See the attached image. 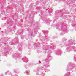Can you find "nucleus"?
<instances>
[{
	"mask_svg": "<svg viewBox=\"0 0 76 76\" xmlns=\"http://www.w3.org/2000/svg\"><path fill=\"white\" fill-rule=\"evenodd\" d=\"M76 50V47H75V46L71 47L68 46V47L66 48V51L67 52H69L70 51H73V50Z\"/></svg>",
	"mask_w": 76,
	"mask_h": 76,
	"instance_id": "1",
	"label": "nucleus"
},
{
	"mask_svg": "<svg viewBox=\"0 0 76 76\" xmlns=\"http://www.w3.org/2000/svg\"><path fill=\"white\" fill-rule=\"evenodd\" d=\"M22 60L23 62H25V63H28V59L26 57H23L22 58Z\"/></svg>",
	"mask_w": 76,
	"mask_h": 76,
	"instance_id": "2",
	"label": "nucleus"
},
{
	"mask_svg": "<svg viewBox=\"0 0 76 76\" xmlns=\"http://www.w3.org/2000/svg\"><path fill=\"white\" fill-rule=\"evenodd\" d=\"M51 58V56L50 55H48L47 56V58L45 60V61H50V60Z\"/></svg>",
	"mask_w": 76,
	"mask_h": 76,
	"instance_id": "3",
	"label": "nucleus"
},
{
	"mask_svg": "<svg viewBox=\"0 0 76 76\" xmlns=\"http://www.w3.org/2000/svg\"><path fill=\"white\" fill-rule=\"evenodd\" d=\"M18 50L19 51H21L22 50V49L21 47H22V45H19L17 46Z\"/></svg>",
	"mask_w": 76,
	"mask_h": 76,
	"instance_id": "4",
	"label": "nucleus"
},
{
	"mask_svg": "<svg viewBox=\"0 0 76 76\" xmlns=\"http://www.w3.org/2000/svg\"><path fill=\"white\" fill-rule=\"evenodd\" d=\"M42 31L44 33H45V34H47V32H48L47 31H45L44 30H42Z\"/></svg>",
	"mask_w": 76,
	"mask_h": 76,
	"instance_id": "5",
	"label": "nucleus"
},
{
	"mask_svg": "<svg viewBox=\"0 0 76 76\" xmlns=\"http://www.w3.org/2000/svg\"><path fill=\"white\" fill-rule=\"evenodd\" d=\"M20 54H18H18H17V55H16V57H14V58H16V57H18V56H20Z\"/></svg>",
	"mask_w": 76,
	"mask_h": 76,
	"instance_id": "6",
	"label": "nucleus"
},
{
	"mask_svg": "<svg viewBox=\"0 0 76 76\" xmlns=\"http://www.w3.org/2000/svg\"><path fill=\"white\" fill-rule=\"evenodd\" d=\"M42 68H43V67H42V68L40 67L38 68V70H42Z\"/></svg>",
	"mask_w": 76,
	"mask_h": 76,
	"instance_id": "7",
	"label": "nucleus"
},
{
	"mask_svg": "<svg viewBox=\"0 0 76 76\" xmlns=\"http://www.w3.org/2000/svg\"><path fill=\"white\" fill-rule=\"evenodd\" d=\"M37 51L38 53H40L41 52V50H37Z\"/></svg>",
	"mask_w": 76,
	"mask_h": 76,
	"instance_id": "8",
	"label": "nucleus"
},
{
	"mask_svg": "<svg viewBox=\"0 0 76 76\" xmlns=\"http://www.w3.org/2000/svg\"><path fill=\"white\" fill-rule=\"evenodd\" d=\"M25 73H26V74H28V73H29V72H28L27 71H26L25 72Z\"/></svg>",
	"mask_w": 76,
	"mask_h": 76,
	"instance_id": "9",
	"label": "nucleus"
},
{
	"mask_svg": "<svg viewBox=\"0 0 76 76\" xmlns=\"http://www.w3.org/2000/svg\"><path fill=\"white\" fill-rule=\"evenodd\" d=\"M41 75L42 76H44V74L43 72H42Z\"/></svg>",
	"mask_w": 76,
	"mask_h": 76,
	"instance_id": "10",
	"label": "nucleus"
},
{
	"mask_svg": "<svg viewBox=\"0 0 76 76\" xmlns=\"http://www.w3.org/2000/svg\"><path fill=\"white\" fill-rule=\"evenodd\" d=\"M49 64L48 63V64H47V65L45 66V67H48V65Z\"/></svg>",
	"mask_w": 76,
	"mask_h": 76,
	"instance_id": "11",
	"label": "nucleus"
},
{
	"mask_svg": "<svg viewBox=\"0 0 76 76\" xmlns=\"http://www.w3.org/2000/svg\"><path fill=\"white\" fill-rule=\"evenodd\" d=\"M74 67H76V66H74V67L73 66H72V68H71V69H73V68H74Z\"/></svg>",
	"mask_w": 76,
	"mask_h": 76,
	"instance_id": "12",
	"label": "nucleus"
},
{
	"mask_svg": "<svg viewBox=\"0 0 76 76\" xmlns=\"http://www.w3.org/2000/svg\"><path fill=\"white\" fill-rule=\"evenodd\" d=\"M70 73H69V74H67V76H70Z\"/></svg>",
	"mask_w": 76,
	"mask_h": 76,
	"instance_id": "13",
	"label": "nucleus"
},
{
	"mask_svg": "<svg viewBox=\"0 0 76 76\" xmlns=\"http://www.w3.org/2000/svg\"><path fill=\"white\" fill-rule=\"evenodd\" d=\"M66 70L67 71H68V69H66Z\"/></svg>",
	"mask_w": 76,
	"mask_h": 76,
	"instance_id": "14",
	"label": "nucleus"
},
{
	"mask_svg": "<svg viewBox=\"0 0 76 76\" xmlns=\"http://www.w3.org/2000/svg\"><path fill=\"white\" fill-rule=\"evenodd\" d=\"M5 74V75H7V72H6Z\"/></svg>",
	"mask_w": 76,
	"mask_h": 76,
	"instance_id": "15",
	"label": "nucleus"
},
{
	"mask_svg": "<svg viewBox=\"0 0 76 76\" xmlns=\"http://www.w3.org/2000/svg\"><path fill=\"white\" fill-rule=\"evenodd\" d=\"M7 72H8V73H9V71H8Z\"/></svg>",
	"mask_w": 76,
	"mask_h": 76,
	"instance_id": "16",
	"label": "nucleus"
},
{
	"mask_svg": "<svg viewBox=\"0 0 76 76\" xmlns=\"http://www.w3.org/2000/svg\"><path fill=\"white\" fill-rule=\"evenodd\" d=\"M75 27H76V26H74Z\"/></svg>",
	"mask_w": 76,
	"mask_h": 76,
	"instance_id": "17",
	"label": "nucleus"
},
{
	"mask_svg": "<svg viewBox=\"0 0 76 76\" xmlns=\"http://www.w3.org/2000/svg\"><path fill=\"white\" fill-rule=\"evenodd\" d=\"M75 61H76V60H75Z\"/></svg>",
	"mask_w": 76,
	"mask_h": 76,
	"instance_id": "18",
	"label": "nucleus"
},
{
	"mask_svg": "<svg viewBox=\"0 0 76 76\" xmlns=\"http://www.w3.org/2000/svg\"><path fill=\"white\" fill-rule=\"evenodd\" d=\"M9 73L10 74V73H10V72Z\"/></svg>",
	"mask_w": 76,
	"mask_h": 76,
	"instance_id": "19",
	"label": "nucleus"
},
{
	"mask_svg": "<svg viewBox=\"0 0 76 76\" xmlns=\"http://www.w3.org/2000/svg\"><path fill=\"white\" fill-rule=\"evenodd\" d=\"M16 75V76H18V75Z\"/></svg>",
	"mask_w": 76,
	"mask_h": 76,
	"instance_id": "20",
	"label": "nucleus"
},
{
	"mask_svg": "<svg viewBox=\"0 0 76 76\" xmlns=\"http://www.w3.org/2000/svg\"><path fill=\"white\" fill-rule=\"evenodd\" d=\"M47 38V39H48V38Z\"/></svg>",
	"mask_w": 76,
	"mask_h": 76,
	"instance_id": "21",
	"label": "nucleus"
},
{
	"mask_svg": "<svg viewBox=\"0 0 76 76\" xmlns=\"http://www.w3.org/2000/svg\"><path fill=\"white\" fill-rule=\"evenodd\" d=\"M23 38H24V37H23Z\"/></svg>",
	"mask_w": 76,
	"mask_h": 76,
	"instance_id": "22",
	"label": "nucleus"
},
{
	"mask_svg": "<svg viewBox=\"0 0 76 76\" xmlns=\"http://www.w3.org/2000/svg\"><path fill=\"white\" fill-rule=\"evenodd\" d=\"M14 72H15V70H14Z\"/></svg>",
	"mask_w": 76,
	"mask_h": 76,
	"instance_id": "23",
	"label": "nucleus"
},
{
	"mask_svg": "<svg viewBox=\"0 0 76 76\" xmlns=\"http://www.w3.org/2000/svg\"><path fill=\"white\" fill-rule=\"evenodd\" d=\"M0 76H2V75H0Z\"/></svg>",
	"mask_w": 76,
	"mask_h": 76,
	"instance_id": "24",
	"label": "nucleus"
},
{
	"mask_svg": "<svg viewBox=\"0 0 76 76\" xmlns=\"http://www.w3.org/2000/svg\"><path fill=\"white\" fill-rule=\"evenodd\" d=\"M63 39H64V38Z\"/></svg>",
	"mask_w": 76,
	"mask_h": 76,
	"instance_id": "25",
	"label": "nucleus"
},
{
	"mask_svg": "<svg viewBox=\"0 0 76 76\" xmlns=\"http://www.w3.org/2000/svg\"><path fill=\"white\" fill-rule=\"evenodd\" d=\"M39 63H40L39 62Z\"/></svg>",
	"mask_w": 76,
	"mask_h": 76,
	"instance_id": "26",
	"label": "nucleus"
},
{
	"mask_svg": "<svg viewBox=\"0 0 76 76\" xmlns=\"http://www.w3.org/2000/svg\"><path fill=\"white\" fill-rule=\"evenodd\" d=\"M16 41H17V40H16Z\"/></svg>",
	"mask_w": 76,
	"mask_h": 76,
	"instance_id": "27",
	"label": "nucleus"
}]
</instances>
